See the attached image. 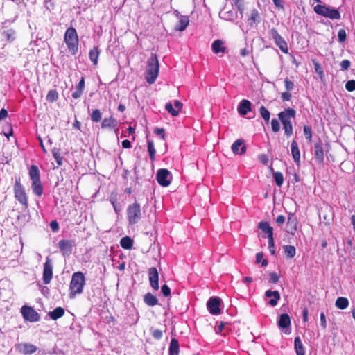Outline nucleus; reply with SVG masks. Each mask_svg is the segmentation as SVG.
I'll use <instances>...</instances> for the list:
<instances>
[{
  "instance_id": "nucleus-1",
  "label": "nucleus",
  "mask_w": 355,
  "mask_h": 355,
  "mask_svg": "<svg viewBox=\"0 0 355 355\" xmlns=\"http://www.w3.org/2000/svg\"><path fill=\"white\" fill-rule=\"evenodd\" d=\"M85 284V278L82 272H76L72 275L69 286V297L74 298L76 295L83 293Z\"/></svg>"
},
{
  "instance_id": "nucleus-2",
  "label": "nucleus",
  "mask_w": 355,
  "mask_h": 355,
  "mask_svg": "<svg viewBox=\"0 0 355 355\" xmlns=\"http://www.w3.org/2000/svg\"><path fill=\"white\" fill-rule=\"evenodd\" d=\"M159 62L155 54L151 53L147 61L146 71V80L148 83L153 84L155 82L159 73Z\"/></svg>"
},
{
  "instance_id": "nucleus-3",
  "label": "nucleus",
  "mask_w": 355,
  "mask_h": 355,
  "mask_svg": "<svg viewBox=\"0 0 355 355\" xmlns=\"http://www.w3.org/2000/svg\"><path fill=\"white\" fill-rule=\"evenodd\" d=\"M64 41L69 52L76 55L78 51V37L74 28L69 27L66 30Z\"/></svg>"
},
{
  "instance_id": "nucleus-4",
  "label": "nucleus",
  "mask_w": 355,
  "mask_h": 355,
  "mask_svg": "<svg viewBox=\"0 0 355 355\" xmlns=\"http://www.w3.org/2000/svg\"><path fill=\"white\" fill-rule=\"evenodd\" d=\"M28 174L32 182L31 187L33 193L38 196H42L43 193V187L37 166L32 165L29 168Z\"/></svg>"
},
{
  "instance_id": "nucleus-5",
  "label": "nucleus",
  "mask_w": 355,
  "mask_h": 355,
  "mask_svg": "<svg viewBox=\"0 0 355 355\" xmlns=\"http://www.w3.org/2000/svg\"><path fill=\"white\" fill-rule=\"evenodd\" d=\"M314 11L316 14L331 19H340V14L337 9L331 8L326 5L315 6L314 7Z\"/></svg>"
},
{
  "instance_id": "nucleus-6",
  "label": "nucleus",
  "mask_w": 355,
  "mask_h": 355,
  "mask_svg": "<svg viewBox=\"0 0 355 355\" xmlns=\"http://www.w3.org/2000/svg\"><path fill=\"white\" fill-rule=\"evenodd\" d=\"M141 208L138 203L135 202L128 206L127 209V218L131 225L136 224L141 218Z\"/></svg>"
},
{
  "instance_id": "nucleus-7",
  "label": "nucleus",
  "mask_w": 355,
  "mask_h": 355,
  "mask_svg": "<svg viewBox=\"0 0 355 355\" xmlns=\"http://www.w3.org/2000/svg\"><path fill=\"white\" fill-rule=\"evenodd\" d=\"M14 192L15 198L26 208L28 207V198L25 192L24 187L20 183V180H16L14 185Z\"/></svg>"
},
{
  "instance_id": "nucleus-8",
  "label": "nucleus",
  "mask_w": 355,
  "mask_h": 355,
  "mask_svg": "<svg viewBox=\"0 0 355 355\" xmlns=\"http://www.w3.org/2000/svg\"><path fill=\"white\" fill-rule=\"evenodd\" d=\"M269 35L272 39L275 41L276 45L279 49L284 53H288V48L286 42L284 39L279 34L277 30L272 28L269 31Z\"/></svg>"
},
{
  "instance_id": "nucleus-9",
  "label": "nucleus",
  "mask_w": 355,
  "mask_h": 355,
  "mask_svg": "<svg viewBox=\"0 0 355 355\" xmlns=\"http://www.w3.org/2000/svg\"><path fill=\"white\" fill-rule=\"evenodd\" d=\"M172 179V175L168 170L165 168L158 170L157 173V180L161 186L168 187L171 184Z\"/></svg>"
},
{
  "instance_id": "nucleus-10",
  "label": "nucleus",
  "mask_w": 355,
  "mask_h": 355,
  "mask_svg": "<svg viewBox=\"0 0 355 355\" xmlns=\"http://www.w3.org/2000/svg\"><path fill=\"white\" fill-rule=\"evenodd\" d=\"M221 300L218 297H212L209 299L207 303V309L212 315H219L221 313L220 309Z\"/></svg>"
},
{
  "instance_id": "nucleus-11",
  "label": "nucleus",
  "mask_w": 355,
  "mask_h": 355,
  "mask_svg": "<svg viewBox=\"0 0 355 355\" xmlns=\"http://www.w3.org/2000/svg\"><path fill=\"white\" fill-rule=\"evenodd\" d=\"M21 313L25 320L33 322L40 320L39 314L31 306H22Z\"/></svg>"
},
{
  "instance_id": "nucleus-12",
  "label": "nucleus",
  "mask_w": 355,
  "mask_h": 355,
  "mask_svg": "<svg viewBox=\"0 0 355 355\" xmlns=\"http://www.w3.org/2000/svg\"><path fill=\"white\" fill-rule=\"evenodd\" d=\"M53 277V266L49 257H46V261L44 264L43 270V282L44 284H48L50 283Z\"/></svg>"
},
{
  "instance_id": "nucleus-13",
  "label": "nucleus",
  "mask_w": 355,
  "mask_h": 355,
  "mask_svg": "<svg viewBox=\"0 0 355 355\" xmlns=\"http://www.w3.org/2000/svg\"><path fill=\"white\" fill-rule=\"evenodd\" d=\"M259 228L268 235L270 248L274 247L273 229L268 222L261 221L259 223Z\"/></svg>"
},
{
  "instance_id": "nucleus-14",
  "label": "nucleus",
  "mask_w": 355,
  "mask_h": 355,
  "mask_svg": "<svg viewBox=\"0 0 355 355\" xmlns=\"http://www.w3.org/2000/svg\"><path fill=\"white\" fill-rule=\"evenodd\" d=\"M295 116V110L292 108L286 109L279 113L278 116L282 125L291 123V119Z\"/></svg>"
},
{
  "instance_id": "nucleus-15",
  "label": "nucleus",
  "mask_w": 355,
  "mask_h": 355,
  "mask_svg": "<svg viewBox=\"0 0 355 355\" xmlns=\"http://www.w3.org/2000/svg\"><path fill=\"white\" fill-rule=\"evenodd\" d=\"M182 107V103L178 100L175 101L173 104L169 102L167 103L165 105V109L173 116H177L179 114V112L181 110Z\"/></svg>"
},
{
  "instance_id": "nucleus-16",
  "label": "nucleus",
  "mask_w": 355,
  "mask_h": 355,
  "mask_svg": "<svg viewBox=\"0 0 355 355\" xmlns=\"http://www.w3.org/2000/svg\"><path fill=\"white\" fill-rule=\"evenodd\" d=\"M148 276H149V281L150 284L152 286V288L155 290H158L159 288V275L158 271L156 268L153 267L149 268L148 270Z\"/></svg>"
},
{
  "instance_id": "nucleus-17",
  "label": "nucleus",
  "mask_w": 355,
  "mask_h": 355,
  "mask_svg": "<svg viewBox=\"0 0 355 355\" xmlns=\"http://www.w3.org/2000/svg\"><path fill=\"white\" fill-rule=\"evenodd\" d=\"M265 296L267 298H270L268 303L272 307L277 304L278 301L280 299V294L278 291L267 290L265 292Z\"/></svg>"
},
{
  "instance_id": "nucleus-18",
  "label": "nucleus",
  "mask_w": 355,
  "mask_h": 355,
  "mask_svg": "<svg viewBox=\"0 0 355 355\" xmlns=\"http://www.w3.org/2000/svg\"><path fill=\"white\" fill-rule=\"evenodd\" d=\"M58 246L64 255H69L72 251L73 242L69 240H60Z\"/></svg>"
},
{
  "instance_id": "nucleus-19",
  "label": "nucleus",
  "mask_w": 355,
  "mask_h": 355,
  "mask_svg": "<svg viewBox=\"0 0 355 355\" xmlns=\"http://www.w3.org/2000/svg\"><path fill=\"white\" fill-rule=\"evenodd\" d=\"M232 150L234 154L243 155L246 151V146L244 145L243 140L237 139L232 145Z\"/></svg>"
},
{
  "instance_id": "nucleus-20",
  "label": "nucleus",
  "mask_w": 355,
  "mask_h": 355,
  "mask_svg": "<svg viewBox=\"0 0 355 355\" xmlns=\"http://www.w3.org/2000/svg\"><path fill=\"white\" fill-rule=\"evenodd\" d=\"M291 154L294 162L298 165L300 162V152L295 140H293L291 144Z\"/></svg>"
},
{
  "instance_id": "nucleus-21",
  "label": "nucleus",
  "mask_w": 355,
  "mask_h": 355,
  "mask_svg": "<svg viewBox=\"0 0 355 355\" xmlns=\"http://www.w3.org/2000/svg\"><path fill=\"white\" fill-rule=\"evenodd\" d=\"M251 111V103L248 100H242L238 107V112L241 115H245Z\"/></svg>"
},
{
  "instance_id": "nucleus-22",
  "label": "nucleus",
  "mask_w": 355,
  "mask_h": 355,
  "mask_svg": "<svg viewBox=\"0 0 355 355\" xmlns=\"http://www.w3.org/2000/svg\"><path fill=\"white\" fill-rule=\"evenodd\" d=\"M314 155L320 163H322L324 161V152L321 142L315 143L314 144Z\"/></svg>"
},
{
  "instance_id": "nucleus-23",
  "label": "nucleus",
  "mask_w": 355,
  "mask_h": 355,
  "mask_svg": "<svg viewBox=\"0 0 355 355\" xmlns=\"http://www.w3.org/2000/svg\"><path fill=\"white\" fill-rule=\"evenodd\" d=\"M212 51L214 53H223L225 51V47L223 46V42L220 40H215L211 45Z\"/></svg>"
},
{
  "instance_id": "nucleus-24",
  "label": "nucleus",
  "mask_w": 355,
  "mask_h": 355,
  "mask_svg": "<svg viewBox=\"0 0 355 355\" xmlns=\"http://www.w3.org/2000/svg\"><path fill=\"white\" fill-rule=\"evenodd\" d=\"M294 346L297 355H305V349L300 337H295Z\"/></svg>"
},
{
  "instance_id": "nucleus-25",
  "label": "nucleus",
  "mask_w": 355,
  "mask_h": 355,
  "mask_svg": "<svg viewBox=\"0 0 355 355\" xmlns=\"http://www.w3.org/2000/svg\"><path fill=\"white\" fill-rule=\"evenodd\" d=\"M291 320L290 317L287 313H283L280 315L278 321V325L279 328L285 329L290 326Z\"/></svg>"
},
{
  "instance_id": "nucleus-26",
  "label": "nucleus",
  "mask_w": 355,
  "mask_h": 355,
  "mask_svg": "<svg viewBox=\"0 0 355 355\" xmlns=\"http://www.w3.org/2000/svg\"><path fill=\"white\" fill-rule=\"evenodd\" d=\"M117 121L113 117H109V118H105L102 123H101V127L102 128H114L116 126Z\"/></svg>"
},
{
  "instance_id": "nucleus-27",
  "label": "nucleus",
  "mask_w": 355,
  "mask_h": 355,
  "mask_svg": "<svg viewBox=\"0 0 355 355\" xmlns=\"http://www.w3.org/2000/svg\"><path fill=\"white\" fill-rule=\"evenodd\" d=\"M64 314V309L62 307H57L53 311L49 313V317L53 320H56L62 317Z\"/></svg>"
},
{
  "instance_id": "nucleus-28",
  "label": "nucleus",
  "mask_w": 355,
  "mask_h": 355,
  "mask_svg": "<svg viewBox=\"0 0 355 355\" xmlns=\"http://www.w3.org/2000/svg\"><path fill=\"white\" fill-rule=\"evenodd\" d=\"M179 343L177 339L172 338L169 346V355H178Z\"/></svg>"
},
{
  "instance_id": "nucleus-29",
  "label": "nucleus",
  "mask_w": 355,
  "mask_h": 355,
  "mask_svg": "<svg viewBox=\"0 0 355 355\" xmlns=\"http://www.w3.org/2000/svg\"><path fill=\"white\" fill-rule=\"evenodd\" d=\"M260 21V15L259 12L254 9L251 11L250 16L249 18V24L251 26H253Z\"/></svg>"
},
{
  "instance_id": "nucleus-30",
  "label": "nucleus",
  "mask_w": 355,
  "mask_h": 355,
  "mask_svg": "<svg viewBox=\"0 0 355 355\" xmlns=\"http://www.w3.org/2000/svg\"><path fill=\"white\" fill-rule=\"evenodd\" d=\"M335 306L339 309H345L349 306V300L346 297H339L336 300Z\"/></svg>"
},
{
  "instance_id": "nucleus-31",
  "label": "nucleus",
  "mask_w": 355,
  "mask_h": 355,
  "mask_svg": "<svg viewBox=\"0 0 355 355\" xmlns=\"http://www.w3.org/2000/svg\"><path fill=\"white\" fill-rule=\"evenodd\" d=\"M144 301L147 305L150 306H154L158 303L157 297L151 293L146 294L144 298Z\"/></svg>"
},
{
  "instance_id": "nucleus-32",
  "label": "nucleus",
  "mask_w": 355,
  "mask_h": 355,
  "mask_svg": "<svg viewBox=\"0 0 355 355\" xmlns=\"http://www.w3.org/2000/svg\"><path fill=\"white\" fill-rule=\"evenodd\" d=\"M189 24V19L187 17L182 16L178 21V24L175 26V30L179 31H184Z\"/></svg>"
},
{
  "instance_id": "nucleus-33",
  "label": "nucleus",
  "mask_w": 355,
  "mask_h": 355,
  "mask_svg": "<svg viewBox=\"0 0 355 355\" xmlns=\"http://www.w3.org/2000/svg\"><path fill=\"white\" fill-rule=\"evenodd\" d=\"M99 53L100 51L98 47L93 48L90 50L89 53V59L94 65H96L98 64Z\"/></svg>"
},
{
  "instance_id": "nucleus-34",
  "label": "nucleus",
  "mask_w": 355,
  "mask_h": 355,
  "mask_svg": "<svg viewBox=\"0 0 355 355\" xmlns=\"http://www.w3.org/2000/svg\"><path fill=\"white\" fill-rule=\"evenodd\" d=\"M120 244L123 248L129 250L132 247L133 241L130 237L125 236L121 239Z\"/></svg>"
},
{
  "instance_id": "nucleus-35",
  "label": "nucleus",
  "mask_w": 355,
  "mask_h": 355,
  "mask_svg": "<svg viewBox=\"0 0 355 355\" xmlns=\"http://www.w3.org/2000/svg\"><path fill=\"white\" fill-rule=\"evenodd\" d=\"M283 250L285 254L288 258H293L295 255L296 250L293 245H284Z\"/></svg>"
},
{
  "instance_id": "nucleus-36",
  "label": "nucleus",
  "mask_w": 355,
  "mask_h": 355,
  "mask_svg": "<svg viewBox=\"0 0 355 355\" xmlns=\"http://www.w3.org/2000/svg\"><path fill=\"white\" fill-rule=\"evenodd\" d=\"M22 346L23 351L26 354H31L37 350V347L32 344L25 343Z\"/></svg>"
},
{
  "instance_id": "nucleus-37",
  "label": "nucleus",
  "mask_w": 355,
  "mask_h": 355,
  "mask_svg": "<svg viewBox=\"0 0 355 355\" xmlns=\"http://www.w3.org/2000/svg\"><path fill=\"white\" fill-rule=\"evenodd\" d=\"M148 150L151 160L155 157L156 150L153 141H148Z\"/></svg>"
},
{
  "instance_id": "nucleus-38",
  "label": "nucleus",
  "mask_w": 355,
  "mask_h": 355,
  "mask_svg": "<svg viewBox=\"0 0 355 355\" xmlns=\"http://www.w3.org/2000/svg\"><path fill=\"white\" fill-rule=\"evenodd\" d=\"M259 112L264 121L268 122L270 116L269 111L264 106H261L259 108Z\"/></svg>"
},
{
  "instance_id": "nucleus-39",
  "label": "nucleus",
  "mask_w": 355,
  "mask_h": 355,
  "mask_svg": "<svg viewBox=\"0 0 355 355\" xmlns=\"http://www.w3.org/2000/svg\"><path fill=\"white\" fill-rule=\"evenodd\" d=\"M273 178L275 179V181L276 182V184L278 187H281L284 182V177L281 172H275L273 174Z\"/></svg>"
},
{
  "instance_id": "nucleus-40",
  "label": "nucleus",
  "mask_w": 355,
  "mask_h": 355,
  "mask_svg": "<svg viewBox=\"0 0 355 355\" xmlns=\"http://www.w3.org/2000/svg\"><path fill=\"white\" fill-rule=\"evenodd\" d=\"M58 98V94L56 90H50L49 91L47 95H46V100L49 102H53L56 101Z\"/></svg>"
},
{
  "instance_id": "nucleus-41",
  "label": "nucleus",
  "mask_w": 355,
  "mask_h": 355,
  "mask_svg": "<svg viewBox=\"0 0 355 355\" xmlns=\"http://www.w3.org/2000/svg\"><path fill=\"white\" fill-rule=\"evenodd\" d=\"M101 116H102L101 112L98 109L94 110L91 114V119H92V121L96 122V123L101 121Z\"/></svg>"
},
{
  "instance_id": "nucleus-42",
  "label": "nucleus",
  "mask_w": 355,
  "mask_h": 355,
  "mask_svg": "<svg viewBox=\"0 0 355 355\" xmlns=\"http://www.w3.org/2000/svg\"><path fill=\"white\" fill-rule=\"evenodd\" d=\"M4 37L9 42H12L15 38V32L13 30H8L3 33Z\"/></svg>"
},
{
  "instance_id": "nucleus-43",
  "label": "nucleus",
  "mask_w": 355,
  "mask_h": 355,
  "mask_svg": "<svg viewBox=\"0 0 355 355\" xmlns=\"http://www.w3.org/2000/svg\"><path fill=\"white\" fill-rule=\"evenodd\" d=\"M256 262L257 263L261 262V266L263 267H266L268 265V261L266 259H263V254L261 252L256 254Z\"/></svg>"
},
{
  "instance_id": "nucleus-44",
  "label": "nucleus",
  "mask_w": 355,
  "mask_h": 355,
  "mask_svg": "<svg viewBox=\"0 0 355 355\" xmlns=\"http://www.w3.org/2000/svg\"><path fill=\"white\" fill-rule=\"evenodd\" d=\"M304 133L306 136V138L311 141L312 138V129L310 126L304 125L303 128Z\"/></svg>"
},
{
  "instance_id": "nucleus-45",
  "label": "nucleus",
  "mask_w": 355,
  "mask_h": 355,
  "mask_svg": "<svg viewBox=\"0 0 355 355\" xmlns=\"http://www.w3.org/2000/svg\"><path fill=\"white\" fill-rule=\"evenodd\" d=\"M272 130L275 132L279 131L280 125L279 121L276 119H273L271 121Z\"/></svg>"
},
{
  "instance_id": "nucleus-46",
  "label": "nucleus",
  "mask_w": 355,
  "mask_h": 355,
  "mask_svg": "<svg viewBox=\"0 0 355 355\" xmlns=\"http://www.w3.org/2000/svg\"><path fill=\"white\" fill-rule=\"evenodd\" d=\"M345 88L348 92H353L355 90V80H348L345 84Z\"/></svg>"
},
{
  "instance_id": "nucleus-47",
  "label": "nucleus",
  "mask_w": 355,
  "mask_h": 355,
  "mask_svg": "<svg viewBox=\"0 0 355 355\" xmlns=\"http://www.w3.org/2000/svg\"><path fill=\"white\" fill-rule=\"evenodd\" d=\"M283 126H284V132H285V135L287 137H290L293 134L292 123L285 124Z\"/></svg>"
},
{
  "instance_id": "nucleus-48",
  "label": "nucleus",
  "mask_w": 355,
  "mask_h": 355,
  "mask_svg": "<svg viewBox=\"0 0 355 355\" xmlns=\"http://www.w3.org/2000/svg\"><path fill=\"white\" fill-rule=\"evenodd\" d=\"M346 32L344 29H340L338 33V37L340 42H343L346 40Z\"/></svg>"
},
{
  "instance_id": "nucleus-49",
  "label": "nucleus",
  "mask_w": 355,
  "mask_h": 355,
  "mask_svg": "<svg viewBox=\"0 0 355 355\" xmlns=\"http://www.w3.org/2000/svg\"><path fill=\"white\" fill-rule=\"evenodd\" d=\"M284 85H285V87L288 92L293 90L294 88V83L291 80H288V78H286L284 80Z\"/></svg>"
},
{
  "instance_id": "nucleus-50",
  "label": "nucleus",
  "mask_w": 355,
  "mask_h": 355,
  "mask_svg": "<svg viewBox=\"0 0 355 355\" xmlns=\"http://www.w3.org/2000/svg\"><path fill=\"white\" fill-rule=\"evenodd\" d=\"M350 65H351V62H350L349 60H343L340 62L341 70H343V71L347 70L349 68Z\"/></svg>"
},
{
  "instance_id": "nucleus-51",
  "label": "nucleus",
  "mask_w": 355,
  "mask_h": 355,
  "mask_svg": "<svg viewBox=\"0 0 355 355\" xmlns=\"http://www.w3.org/2000/svg\"><path fill=\"white\" fill-rule=\"evenodd\" d=\"M161 291H162L163 295L165 297H168L171 295V289L166 284H164L162 286Z\"/></svg>"
},
{
  "instance_id": "nucleus-52",
  "label": "nucleus",
  "mask_w": 355,
  "mask_h": 355,
  "mask_svg": "<svg viewBox=\"0 0 355 355\" xmlns=\"http://www.w3.org/2000/svg\"><path fill=\"white\" fill-rule=\"evenodd\" d=\"M53 155L55 159L56 160L58 165V166L62 165V159L61 156L60 155V154L55 150H53Z\"/></svg>"
},
{
  "instance_id": "nucleus-53",
  "label": "nucleus",
  "mask_w": 355,
  "mask_h": 355,
  "mask_svg": "<svg viewBox=\"0 0 355 355\" xmlns=\"http://www.w3.org/2000/svg\"><path fill=\"white\" fill-rule=\"evenodd\" d=\"M279 279V277L276 272H272L270 273V282L275 284V283L278 282Z\"/></svg>"
},
{
  "instance_id": "nucleus-54",
  "label": "nucleus",
  "mask_w": 355,
  "mask_h": 355,
  "mask_svg": "<svg viewBox=\"0 0 355 355\" xmlns=\"http://www.w3.org/2000/svg\"><path fill=\"white\" fill-rule=\"evenodd\" d=\"M154 133L156 134L157 135L161 136V138L162 139H165L166 135H165V131H164V128H157L154 130Z\"/></svg>"
},
{
  "instance_id": "nucleus-55",
  "label": "nucleus",
  "mask_w": 355,
  "mask_h": 355,
  "mask_svg": "<svg viewBox=\"0 0 355 355\" xmlns=\"http://www.w3.org/2000/svg\"><path fill=\"white\" fill-rule=\"evenodd\" d=\"M151 334L154 338L160 339L162 336V331L159 329H153Z\"/></svg>"
},
{
  "instance_id": "nucleus-56",
  "label": "nucleus",
  "mask_w": 355,
  "mask_h": 355,
  "mask_svg": "<svg viewBox=\"0 0 355 355\" xmlns=\"http://www.w3.org/2000/svg\"><path fill=\"white\" fill-rule=\"evenodd\" d=\"M288 225H293V231H295L296 230V220L293 218L292 216H289L288 218Z\"/></svg>"
},
{
  "instance_id": "nucleus-57",
  "label": "nucleus",
  "mask_w": 355,
  "mask_h": 355,
  "mask_svg": "<svg viewBox=\"0 0 355 355\" xmlns=\"http://www.w3.org/2000/svg\"><path fill=\"white\" fill-rule=\"evenodd\" d=\"M273 3L275 5V6L281 10H284V3L283 0H272Z\"/></svg>"
},
{
  "instance_id": "nucleus-58",
  "label": "nucleus",
  "mask_w": 355,
  "mask_h": 355,
  "mask_svg": "<svg viewBox=\"0 0 355 355\" xmlns=\"http://www.w3.org/2000/svg\"><path fill=\"white\" fill-rule=\"evenodd\" d=\"M320 323L322 328L325 329L327 327L326 317L323 312L320 313Z\"/></svg>"
},
{
  "instance_id": "nucleus-59",
  "label": "nucleus",
  "mask_w": 355,
  "mask_h": 355,
  "mask_svg": "<svg viewBox=\"0 0 355 355\" xmlns=\"http://www.w3.org/2000/svg\"><path fill=\"white\" fill-rule=\"evenodd\" d=\"M83 92L82 90H80L78 89H77V87H76V90L74 92H73L72 94V97L75 99H78L79 98L81 95L83 94Z\"/></svg>"
},
{
  "instance_id": "nucleus-60",
  "label": "nucleus",
  "mask_w": 355,
  "mask_h": 355,
  "mask_svg": "<svg viewBox=\"0 0 355 355\" xmlns=\"http://www.w3.org/2000/svg\"><path fill=\"white\" fill-rule=\"evenodd\" d=\"M8 116V112L6 109L4 108H2L1 110H0V120H3L4 119H6V117Z\"/></svg>"
},
{
  "instance_id": "nucleus-61",
  "label": "nucleus",
  "mask_w": 355,
  "mask_h": 355,
  "mask_svg": "<svg viewBox=\"0 0 355 355\" xmlns=\"http://www.w3.org/2000/svg\"><path fill=\"white\" fill-rule=\"evenodd\" d=\"M77 89H80V90H82L83 91L84 89V87H85V80H84V78L83 77L81 78V80L79 81V83H78V85H76Z\"/></svg>"
},
{
  "instance_id": "nucleus-62",
  "label": "nucleus",
  "mask_w": 355,
  "mask_h": 355,
  "mask_svg": "<svg viewBox=\"0 0 355 355\" xmlns=\"http://www.w3.org/2000/svg\"><path fill=\"white\" fill-rule=\"evenodd\" d=\"M291 98V94L288 92H283L282 94V99L283 101H290Z\"/></svg>"
},
{
  "instance_id": "nucleus-63",
  "label": "nucleus",
  "mask_w": 355,
  "mask_h": 355,
  "mask_svg": "<svg viewBox=\"0 0 355 355\" xmlns=\"http://www.w3.org/2000/svg\"><path fill=\"white\" fill-rule=\"evenodd\" d=\"M259 159L261 163H263L264 164H266L268 161V159L266 155H260L259 156Z\"/></svg>"
},
{
  "instance_id": "nucleus-64",
  "label": "nucleus",
  "mask_w": 355,
  "mask_h": 355,
  "mask_svg": "<svg viewBox=\"0 0 355 355\" xmlns=\"http://www.w3.org/2000/svg\"><path fill=\"white\" fill-rule=\"evenodd\" d=\"M285 222V217L282 215H279L276 218V223L279 225H282Z\"/></svg>"
}]
</instances>
